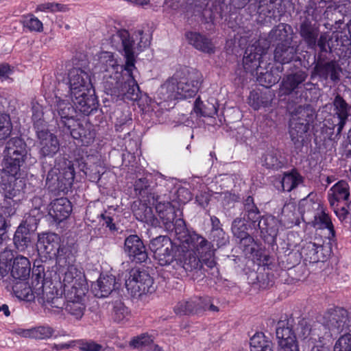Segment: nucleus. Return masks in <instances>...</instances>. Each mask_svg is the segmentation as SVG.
Segmentation results:
<instances>
[{
	"mask_svg": "<svg viewBox=\"0 0 351 351\" xmlns=\"http://www.w3.org/2000/svg\"><path fill=\"white\" fill-rule=\"evenodd\" d=\"M111 42L115 47L122 49L121 53L125 58L123 74L124 82L120 97L130 100H137L139 97V87L134 75V71L136 70L134 53V41L127 30L120 29L112 36Z\"/></svg>",
	"mask_w": 351,
	"mask_h": 351,
	"instance_id": "1",
	"label": "nucleus"
},
{
	"mask_svg": "<svg viewBox=\"0 0 351 351\" xmlns=\"http://www.w3.org/2000/svg\"><path fill=\"white\" fill-rule=\"evenodd\" d=\"M202 82L203 77L199 71L185 68L161 86L160 94L164 99L192 97L198 92Z\"/></svg>",
	"mask_w": 351,
	"mask_h": 351,
	"instance_id": "2",
	"label": "nucleus"
},
{
	"mask_svg": "<svg viewBox=\"0 0 351 351\" xmlns=\"http://www.w3.org/2000/svg\"><path fill=\"white\" fill-rule=\"evenodd\" d=\"M37 247L38 252L47 258H56L58 265L71 263L73 254L71 250L61 244L60 236L55 233H46L39 236Z\"/></svg>",
	"mask_w": 351,
	"mask_h": 351,
	"instance_id": "3",
	"label": "nucleus"
},
{
	"mask_svg": "<svg viewBox=\"0 0 351 351\" xmlns=\"http://www.w3.org/2000/svg\"><path fill=\"white\" fill-rule=\"evenodd\" d=\"M36 284L34 285V293L38 303L44 306L45 310L54 314L63 311L64 298L58 289L50 283L46 285L41 274L36 276Z\"/></svg>",
	"mask_w": 351,
	"mask_h": 351,
	"instance_id": "4",
	"label": "nucleus"
},
{
	"mask_svg": "<svg viewBox=\"0 0 351 351\" xmlns=\"http://www.w3.org/2000/svg\"><path fill=\"white\" fill-rule=\"evenodd\" d=\"M26 147L24 141L20 138H12L7 142L2 162V169L5 173L18 174L27 156Z\"/></svg>",
	"mask_w": 351,
	"mask_h": 351,
	"instance_id": "5",
	"label": "nucleus"
},
{
	"mask_svg": "<svg viewBox=\"0 0 351 351\" xmlns=\"http://www.w3.org/2000/svg\"><path fill=\"white\" fill-rule=\"evenodd\" d=\"M313 117L312 110L308 106H299L292 115L289 123V135L295 146L303 145L304 135L308 130L309 122Z\"/></svg>",
	"mask_w": 351,
	"mask_h": 351,
	"instance_id": "6",
	"label": "nucleus"
},
{
	"mask_svg": "<svg viewBox=\"0 0 351 351\" xmlns=\"http://www.w3.org/2000/svg\"><path fill=\"white\" fill-rule=\"evenodd\" d=\"M185 241L188 245L187 247L197 252L202 258V263H204L210 269L211 274L217 276L219 274V270L215 258L213 245L204 237L196 233L188 237Z\"/></svg>",
	"mask_w": 351,
	"mask_h": 351,
	"instance_id": "7",
	"label": "nucleus"
},
{
	"mask_svg": "<svg viewBox=\"0 0 351 351\" xmlns=\"http://www.w3.org/2000/svg\"><path fill=\"white\" fill-rule=\"evenodd\" d=\"M75 178V171L71 162H65L61 169L55 167L47 175L46 185L53 192H64L71 187Z\"/></svg>",
	"mask_w": 351,
	"mask_h": 351,
	"instance_id": "8",
	"label": "nucleus"
},
{
	"mask_svg": "<svg viewBox=\"0 0 351 351\" xmlns=\"http://www.w3.org/2000/svg\"><path fill=\"white\" fill-rule=\"evenodd\" d=\"M75 178V171L71 162H65L61 169L55 167L47 175L46 185L53 192H64L71 187Z\"/></svg>",
	"mask_w": 351,
	"mask_h": 351,
	"instance_id": "9",
	"label": "nucleus"
},
{
	"mask_svg": "<svg viewBox=\"0 0 351 351\" xmlns=\"http://www.w3.org/2000/svg\"><path fill=\"white\" fill-rule=\"evenodd\" d=\"M125 287L133 296H141L155 291L153 278L146 271L138 269L130 270L129 277L125 280Z\"/></svg>",
	"mask_w": 351,
	"mask_h": 351,
	"instance_id": "10",
	"label": "nucleus"
},
{
	"mask_svg": "<svg viewBox=\"0 0 351 351\" xmlns=\"http://www.w3.org/2000/svg\"><path fill=\"white\" fill-rule=\"evenodd\" d=\"M75 257L73 256V260L71 263L66 262L64 265H58L61 267H66L62 280L64 291L66 293L67 291H73V292L77 291L80 295H86L88 289L84 276L73 265Z\"/></svg>",
	"mask_w": 351,
	"mask_h": 351,
	"instance_id": "11",
	"label": "nucleus"
},
{
	"mask_svg": "<svg viewBox=\"0 0 351 351\" xmlns=\"http://www.w3.org/2000/svg\"><path fill=\"white\" fill-rule=\"evenodd\" d=\"M228 10V5L221 0H195L194 14L204 19L213 20L217 16L222 17V14Z\"/></svg>",
	"mask_w": 351,
	"mask_h": 351,
	"instance_id": "12",
	"label": "nucleus"
},
{
	"mask_svg": "<svg viewBox=\"0 0 351 351\" xmlns=\"http://www.w3.org/2000/svg\"><path fill=\"white\" fill-rule=\"evenodd\" d=\"M267 49L261 45L259 41L248 46L245 51L243 58V68L247 72L252 75L258 73L262 69L261 64H263L264 56L266 55Z\"/></svg>",
	"mask_w": 351,
	"mask_h": 351,
	"instance_id": "13",
	"label": "nucleus"
},
{
	"mask_svg": "<svg viewBox=\"0 0 351 351\" xmlns=\"http://www.w3.org/2000/svg\"><path fill=\"white\" fill-rule=\"evenodd\" d=\"M38 153L42 158L53 157L60 149L58 137L47 128L36 132Z\"/></svg>",
	"mask_w": 351,
	"mask_h": 351,
	"instance_id": "14",
	"label": "nucleus"
},
{
	"mask_svg": "<svg viewBox=\"0 0 351 351\" xmlns=\"http://www.w3.org/2000/svg\"><path fill=\"white\" fill-rule=\"evenodd\" d=\"M70 95H76L91 88L89 70L84 67L75 66L68 73Z\"/></svg>",
	"mask_w": 351,
	"mask_h": 351,
	"instance_id": "15",
	"label": "nucleus"
},
{
	"mask_svg": "<svg viewBox=\"0 0 351 351\" xmlns=\"http://www.w3.org/2000/svg\"><path fill=\"white\" fill-rule=\"evenodd\" d=\"M123 250L130 261L137 263H143L148 258L145 246L136 234H131L125 238Z\"/></svg>",
	"mask_w": 351,
	"mask_h": 351,
	"instance_id": "16",
	"label": "nucleus"
},
{
	"mask_svg": "<svg viewBox=\"0 0 351 351\" xmlns=\"http://www.w3.org/2000/svg\"><path fill=\"white\" fill-rule=\"evenodd\" d=\"M325 326L329 329L330 334H338L349 326L348 313L343 308H337L328 312L325 316Z\"/></svg>",
	"mask_w": 351,
	"mask_h": 351,
	"instance_id": "17",
	"label": "nucleus"
},
{
	"mask_svg": "<svg viewBox=\"0 0 351 351\" xmlns=\"http://www.w3.org/2000/svg\"><path fill=\"white\" fill-rule=\"evenodd\" d=\"M84 296L85 295L81 294L80 295L77 291H67L63 311H65L75 320H80L84 316L86 308Z\"/></svg>",
	"mask_w": 351,
	"mask_h": 351,
	"instance_id": "18",
	"label": "nucleus"
},
{
	"mask_svg": "<svg viewBox=\"0 0 351 351\" xmlns=\"http://www.w3.org/2000/svg\"><path fill=\"white\" fill-rule=\"evenodd\" d=\"M70 97L75 106L76 110L85 115L90 114L97 109V99L92 88L76 95H70Z\"/></svg>",
	"mask_w": 351,
	"mask_h": 351,
	"instance_id": "19",
	"label": "nucleus"
},
{
	"mask_svg": "<svg viewBox=\"0 0 351 351\" xmlns=\"http://www.w3.org/2000/svg\"><path fill=\"white\" fill-rule=\"evenodd\" d=\"M307 77V73L302 70L285 75L280 84V95H289L293 93H297L296 90L301 87Z\"/></svg>",
	"mask_w": 351,
	"mask_h": 351,
	"instance_id": "20",
	"label": "nucleus"
},
{
	"mask_svg": "<svg viewBox=\"0 0 351 351\" xmlns=\"http://www.w3.org/2000/svg\"><path fill=\"white\" fill-rule=\"evenodd\" d=\"M56 110L60 119L58 121L59 127L64 128V130L67 128L76 125V119L74 118L75 110L71 104L59 97H56Z\"/></svg>",
	"mask_w": 351,
	"mask_h": 351,
	"instance_id": "21",
	"label": "nucleus"
},
{
	"mask_svg": "<svg viewBox=\"0 0 351 351\" xmlns=\"http://www.w3.org/2000/svg\"><path fill=\"white\" fill-rule=\"evenodd\" d=\"M280 5L277 0H254V3L250 5L249 8L256 10L258 20L261 22L267 19L276 17V10Z\"/></svg>",
	"mask_w": 351,
	"mask_h": 351,
	"instance_id": "22",
	"label": "nucleus"
},
{
	"mask_svg": "<svg viewBox=\"0 0 351 351\" xmlns=\"http://www.w3.org/2000/svg\"><path fill=\"white\" fill-rule=\"evenodd\" d=\"M16 175L5 173L2 169L1 172V189L4 195V199H19V202L23 197V193L18 188H16L15 182Z\"/></svg>",
	"mask_w": 351,
	"mask_h": 351,
	"instance_id": "23",
	"label": "nucleus"
},
{
	"mask_svg": "<svg viewBox=\"0 0 351 351\" xmlns=\"http://www.w3.org/2000/svg\"><path fill=\"white\" fill-rule=\"evenodd\" d=\"M299 34L309 49H315L319 34V27L306 17L300 25Z\"/></svg>",
	"mask_w": 351,
	"mask_h": 351,
	"instance_id": "24",
	"label": "nucleus"
},
{
	"mask_svg": "<svg viewBox=\"0 0 351 351\" xmlns=\"http://www.w3.org/2000/svg\"><path fill=\"white\" fill-rule=\"evenodd\" d=\"M64 131L69 132L73 138L80 140L84 145L90 144L95 138V133L91 129V125L86 122L83 124L76 120V125L66 128Z\"/></svg>",
	"mask_w": 351,
	"mask_h": 351,
	"instance_id": "25",
	"label": "nucleus"
},
{
	"mask_svg": "<svg viewBox=\"0 0 351 351\" xmlns=\"http://www.w3.org/2000/svg\"><path fill=\"white\" fill-rule=\"evenodd\" d=\"M341 71V67L335 61L327 62L318 61L314 67V73L319 77L324 80H327L330 77V80L334 82L339 80Z\"/></svg>",
	"mask_w": 351,
	"mask_h": 351,
	"instance_id": "26",
	"label": "nucleus"
},
{
	"mask_svg": "<svg viewBox=\"0 0 351 351\" xmlns=\"http://www.w3.org/2000/svg\"><path fill=\"white\" fill-rule=\"evenodd\" d=\"M71 211L70 201L67 198L61 197L51 204L49 213L56 221L60 222L66 219Z\"/></svg>",
	"mask_w": 351,
	"mask_h": 351,
	"instance_id": "27",
	"label": "nucleus"
},
{
	"mask_svg": "<svg viewBox=\"0 0 351 351\" xmlns=\"http://www.w3.org/2000/svg\"><path fill=\"white\" fill-rule=\"evenodd\" d=\"M297 48L291 45V40H285L278 43L274 50L275 61L282 64H287L294 60Z\"/></svg>",
	"mask_w": 351,
	"mask_h": 351,
	"instance_id": "28",
	"label": "nucleus"
},
{
	"mask_svg": "<svg viewBox=\"0 0 351 351\" xmlns=\"http://www.w3.org/2000/svg\"><path fill=\"white\" fill-rule=\"evenodd\" d=\"M116 285L114 276H102L93 285L92 289L96 297L105 298L108 296L117 288Z\"/></svg>",
	"mask_w": 351,
	"mask_h": 351,
	"instance_id": "29",
	"label": "nucleus"
},
{
	"mask_svg": "<svg viewBox=\"0 0 351 351\" xmlns=\"http://www.w3.org/2000/svg\"><path fill=\"white\" fill-rule=\"evenodd\" d=\"M182 248L183 251L184 250H186V252L184 254L183 260L182 261L183 269L186 272H200L201 274L204 275V273L202 271H204L202 263L201 261V259L196 254L197 252L196 250H193L190 247Z\"/></svg>",
	"mask_w": 351,
	"mask_h": 351,
	"instance_id": "30",
	"label": "nucleus"
},
{
	"mask_svg": "<svg viewBox=\"0 0 351 351\" xmlns=\"http://www.w3.org/2000/svg\"><path fill=\"white\" fill-rule=\"evenodd\" d=\"M333 106L335 108V115H336L339 119V122L336 125L337 127L336 135L339 136L348 120L349 116L348 112L350 107L339 95H337L335 97Z\"/></svg>",
	"mask_w": 351,
	"mask_h": 351,
	"instance_id": "31",
	"label": "nucleus"
},
{
	"mask_svg": "<svg viewBox=\"0 0 351 351\" xmlns=\"http://www.w3.org/2000/svg\"><path fill=\"white\" fill-rule=\"evenodd\" d=\"M280 227V220L269 215L262 216L257 223V229L260 230L262 237H264L266 236L276 237Z\"/></svg>",
	"mask_w": 351,
	"mask_h": 351,
	"instance_id": "32",
	"label": "nucleus"
},
{
	"mask_svg": "<svg viewBox=\"0 0 351 351\" xmlns=\"http://www.w3.org/2000/svg\"><path fill=\"white\" fill-rule=\"evenodd\" d=\"M156 210L167 230L173 228V222L176 219V210L170 202H162L158 200L154 204Z\"/></svg>",
	"mask_w": 351,
	"mask_h": 351,
	"instance_id": "33",
	"label": "nucleus"
},
{
	"mask_svg": "<svg viewBox=\"0 0 351 351\" xmlns=\"http://www.w3.org/2000/svg\"><path fill=\"white\" fill-rule=\"evenodd\" d=\"M10 271L14 279L24 280L29 276L30 262L25 256H17L13 260Z\"/></svg>",
	"mask_w": 351,
	"mask_h": 351,
	"instance_id": "34",
	"label": "nucleus"
},
{
	"mask_svg": "<svg viewBox=\"0 0 351 351\" xmlns=\"http://www.w3.org/2000/svg\"><path fill=\"white\" fill-rule=\"evenodd\" d=\"M104 78L103 84L105 92L111 96L120 97L121 90L124 82L123 75L120 72H117L115 75L106 74Z\"/></svg>",
	"mask_w": 351,
	"mask_h": 351,
	"instance_id": "35",
	"label": "nucleus"
},
{
	"mask_svg": "<svg viewBox=\"0 0 351 351\" xmlns=\"http://www.w3.org/2000/svg\"><path fill=\"white\" fill-rule=\"evenodd\" d=\"M186 38L189 43L197 50L208 53H214V45L206 36L197 32H190L186 34Z\"/></svg>",
	"mask_w": 351,
	"mask_h": 351,
	"instance_id": "36",
	"label": "nucleus"
},
{
	"mask_svg": "<svg viewBox=\"0 0 351 351\" xmlns=\"http://www.w3.org/2000/svg\"><path fill=\"white\" fill-rule=\"evenodd\" d=\"M39 274H41L40 272L38 274L33 273L32 287L25 282H19L13 286V291L18 298L26 301H31L36 298V293H34V285L37 282L36 276Z\"/></svg>",
	"mask_w": 351,
	"mask_h": 351,
	"instance_id": "37",
	"label": "nucleus"
},
{
	"mask_svg": "<svg viewBox=\"0 0 351 351\" xmlns=\"http://www.w3.org/2000/svg\"><path fill=\"white\" fill-rule=\"evenodd\" d=\"M350 196L349 186L343 180L335 184L329 191L328 200L332 206L340 201L348 199Z\"/></svg>",
	"mask_w": 351,
	"mask_h": 351,
	"instance_id": "38",
	"label": "nucleus"
},
{
	"mask_svg": "<svg viewBox=\"0 0 351 351\" xmlns=\"http://www.w3.org/2000/svg\"><path fill=\"white\" fill-rule=\"evenodd\" d=\"M262 165L267 169L278 170L285 165V160L281 156L280 151L271 149L267 151L262 156Z\"/></svg>",
	"mask_w": 351,
	"mask_h": 351,
	"instance_id": "39",
	"label": "nucleus"
},
{
	"mask_svg": "<svg viewBox=\"0 0 351 351\" xmlns=\"http://www.w3.org/2000/svg\"><path fill=\"white\" fill-rule=\"evenodd\" d=\"M280 226H284L286 228H291L294 226L300 224V213L296 207L293 204H288L283 207L282 210V217Z\"/></svg>",
	"mask_w": 351,
	"mask_h": 351,
	"instance_id": "40",
	"label": "nucleus"
},
{
	"mask_svg": "<svg viewBox=\"0 0 351 351\" xmlns=\"http://www.w3.org/2000/svg\"><path fill=\"white\" fill-rule=\"evenodd\" d=\"M306 206L308 208H310V207L315 208V206H317L316 213L313 215L314 219L312 221V224L314 227H317L321 229H331L332 228L330 219L329 218L328 215L325 213L323 208L320 207L319 204L307 202Z\"/></svg>",
	"mask_w": 351,
	"mask_h": 351,
	"instance_id": "41",
	"label": "nucleus"
},
{
	"mask_svg": "<svg viewBox=\"0 0 351 351\" xmlns=\"http://www.w3.org/2000/svg\"><path fill=\"white\" fill-rule=\"evenodd\" d=\"M13 240L16 247L19 251L25 250L31 242L29 228L25 224L21 223L16 229Z\"/></svg>",
	"mask_w": 351,
	"mask_h": 351,
	"instance_id": "42",
	"label": "nucleus"
},
{
	"mask_svg": "<svg viewBox=\"0 0 351 351\" xmlns=\"http://www.w3.org/2000/svg\"><path fill=\"white\" fill-rule=\"evenodd\" d=\"M293 320L285 319L278 322L276 328V337L278 341H289L290 339L295 340L296 335L292 328Z\"/></svg>",
	"mask_w": 351,
	"mask_h": 351,
	"instance_id": "43",
	"label": "nucleus"
},
{
	"mask_svg": "<svg viewBox=\"0 0 351 351\" xmlns=\"http://www.w3.org/2000/svg\"><path fill=\"white\" fill-rule=\"evenodd\" d=\"M134 204L133 206V212L136 219L143 222L155 224L156 219L155 218L152 207L147 206V203L139 202L138 207Z\"/></svg>",
	"mask_w": 351,
	"mask_h": 351,
	"instance_id": "44",
	"label": "nucleus"
},
{
	"mask_svg": "<svg viewBox=\"0 0 351 351\" xmlns=\"http://www.w3.org/2000/svg\"><path fill=\"white\" fill-rule=\"evenodd\" d=\"M149 186L148 181L146 178H140L136 181L134 185V189L136 192H138V194L145 197V195L147 194L146 199L144 202H147V204L150 205H154V204L159 199L160 197L155 193L147 192V189Z\"/></svg>",
	"mask_w": 351,
	"mask_h": 351,
	"instance_id": "45",
	"label": "nucleus"
},
{
	"mask_svg": "<svg viewBox=\"0 0 351 351\" xmlns=\"http://www.w3.org/2000/svg\"><path fill=\"white\" fill-rule=\"evenodd\" d=\"M104 71L107 75H115L117 72H124V66L117 64L111 53L105 52L101 58Z\"/></svg>",
	"mask_w": 351,
	"mask_h": 351,
	"instance_id": "46",
	"label": "nucleus"
},
{
	"mask_svg": "<svg viewBox=\"0 0 351 351\" xmlns=\"http://www.w3.org/2000/svg\"><path fill=\"white\" fill-rule=\"evenodd\" d=\"M302 176L298 172L293 171L284 175L281 183L283 191L289 192L302 184Z\"/></svg>",
	"mask_w": 351,
	"mask_h": 351,
	"instance_id": "47",
	"label": "nucleus"
},
{
	"mask_svg": "<svg viewBox=\"0 0 351 351\" xmlns=\"http://www.w3.org/2000/svg\"><path fill=\"white\" fill-rule=\"evenodd\" d=\"M168 230L174 232L177 239L182 243V247H188L185 240L193 233L188 234L185 222L182 219H175V221L173 222V228Z\"/></svg>",
	"mask_w": 351,
	"mask_h": 351,
	"instance_id": "48",
	"label": "nucleus"
},
{
	"mask_svg": "<svg viewBox=\"0 0 351 351\" xmlns=\"http://www.w3.org/2000/svg\"><path fill=\"white\" fill-rule=\"evenodd\" d=\"M250 351H273L272 343L263 333L256 334L250 339Z\"/></svg>",
	"mask_w": 351,
	"mask_h": 351,
	"instance_id": "49",
	"label": "nucleus"
},
{
	"mask_svg": "<svg viewBox=\"0 0 351 351\" xmlns=\"http://www.w3.org/2000/svg\"><path fill=\"white\" fill-rule=\"evenodd\" d=\"M193 110L197 115L210 117L217 112V109L213 103L207 101L203 104L199 97L195 100Z\"/></svg>",
	"mask_w": 351,
	"mask_h": 351,
	"instance_id": "50",
	"label": "nucleus"
},
{
	"mask_svg": "<svg viewBox=\"0 0 351 351\" xmlns=\"http://www.w3.org/2000/svg\"><path fill=\"white\" fill-rule=\"evenodd\" d=\"M165 248L158 250L154 257L158 260L159 264L166 265L170 264L173 259V246L171 241H166Z\"/></svg>",
	"mask_w": 351,
	"mask_h": 351,
	"instance_id": "51",
	"label": "nucleus"
},
{
	"mask_svg": "<svg viewBox=\"0 0 351 351\" xmlns=\"http://www.w3.org/2000/svg\"><path fill=\"white\" fill-rule=\"evenodd\" d=\"M289 29L291 27L285 23H280L278 25L275 27L269 34V39L271 42H274L277 40H281L284 42L285 40H291L290 39H287L288 37V32L287 28Z\"/></svg>",
	"mask_w": 351,
	"mask_h": 351,
	"instance_id": "52",
	"label": "nucleus"
},
{
	"mask_svg": "<svg viewBox=\"0 0 351 351\" xmlns=\"http://www.w3.org/2000/svg\"><path fill=\"white\" fill-rule=\"evenodd\" d=\"M174 311L178 315L196 313L195 298L179 302L174 307Z\"/></svg>",
	"mask_w": 351,
	"mask_h": 351,
	"instance_id": "53",
	"label": "nucleus"
},
{
	"mask_svg": "<svg viewBox=\"0 0 351 351\" xmlns=\"http://www.w3.org/2000/svg\"><path fill=\"white\" fill-rule=\"evenodd\" d=\"M32 112V120L36 132L47 128L45 121L43 119V112L42 106L38 104H33Z\"/></svg>",
	"mask_w": 351,
	"mask_h": 351,
	"instance_id": "54",
	"label": "nucleus"
},
{
	"mask_svg": "<svg viewBox=\"0 0 351 351\" xmlns=\"http://www.w3.org/2000/svg\"><path fill=\"white\" fill-rule=\"evenodd\" d=\"M55 329L49 325H41L33 328V339L45 340L53 336Z\"/></svg>",
	"mask_w": 351,
	"mask_h": 351,
	"instance_id": "55",
	"label": "nucleus"
},
{
	"mask_svg": "<svg viewBox=\"0 0 351 351\" xmlns=\"http://www.w3.org/2000/svg\"><path fill=\"white\" fill-rule=\"evenodd\" d=\"M13 258L12 250H5L0 254V274L2 276H5L10 271Z\"/></svg>",
	"mask_w": 351,
	"mask_h": 351,
	"instance_id": "56",
	"label": "nucleus"
},
{
	"mask_svg": "<svg viewBox=\"0 0 351 351\" xmlns=\"http://www.w3.org/2000/svg\"><path fill=\"white\" fill-rule=\"evenodd\" d=\"M263 69L258 70V73H254V75L256 76L257 81L263 86L266 87L271 86L275 84L278 79L274 76L271 71L263 72Z\"/></svg>",
	"mask_w": 351,
	"mask_h": 351,
	"instance_id": "57",
	"label": "nucleus"
},
{
	"mask_svg": "<svg viewBox=\"0 0 351 351\" xmlns=\"http://www.w3.org/2000/svg\"><path fill=\"white\" fill-rule=\"evenodd\" d=\"M12 124L10 117L7 114H0V141L8 138L12 132Z\"/></svg>",
	"mask_w": 351,
	"mask_h": 351,
	"instance_id": "58",
	"label": "nucleus"
},
{
	"mask_svg": "<svg viewBox=\"0 0 351 351\" xmlns=\"http://www.w3.org/2000/svg\"><path fill=\"white\" fill-rule=\"evenodd\" d=\"M152 342L153 339L151 336L147 334H142L133 339L131 341V345L135 348L139 349L142 351H146Z\"/></svg>",
	"mask_w": 351,
	"mask_h": 351,
	"instance_id": "59",
	"label": "nucleus"
},
{
	"mask_svg": "<svg viewBox=\"0 0 351 351\" xmlns=\"http://www.w3.org/2000/svg\"><path fill=\"white\" fill-rule=\"evenodd\" d=\"M130 312L128 308L120 301H117L113 307V318L116 322H120L127 319Z\"/></svg>",
	"mask_w": 351,
	"mask_h": 351,
	"instance_id": "60",
	"label": "nucleus"
},
{
	"mask_svg": "<svg viewBox=\"0 0 351 351\" xmlns=\"http://www.w3.org/2000/svg\"><path fill=\"white\" fill-rule=\"evenodd\" d=\"M262 216L260 215V211L258 207L255 208H251L244 210V221H246L249 223L250 226L254 228L257 229V223L261 219Z\"/></svg>",
	"mask_w": 351,
	"mask_h": 351,
	"instance_id": "61",
	"label": "nucleus"
},
{
	"mask_svg": "<svg viewBox=\"0 0 351 351\" xmlns=\"http://www.w3.org/2000/svg\"><path fill=\"white\" fill-rule=\"evenodd\" d=\"M232 232L235 237L239 239L248 234L247 232V226L244 219L242 218H236L232 224Z\"/></svg>",
	"mask_w": 351,
	"mask_h": 351,
	"instance_id": "62",
	"label": "nucleus"
},
{
	"mask_svg": "<svg viewBox=\"0 0 351 351\" xmlns=\"http://www.w3.org/2000/svg\"><path fill=\"white\" fill-rule=\"evenodd\" d=\"M296 330L298 337L302 340H305L308 338H309V341L316 340L311 336L312 334L311 328L306 320L303 319L299 322Z\"/></svg>",
	"mask_w": 351,
	"mask_h": 351,
	"instance_id": "63",
	"label": "nucleus"
},
{
	"mask_svg": "<svg viewBox=\"0 0 351 351\" xmlns=\"http://www.w3.org/2000/svg\"><path fill=\"white\" fill-rule=\"evenodd\" d=\"M333 351H351V335L341 336L335 343Z\"/></svg>",
	"mask_w": 351,
	"mask_h": 351,
	"instance_id": "64",
	"label": "nucleus"
}]
</instances>
